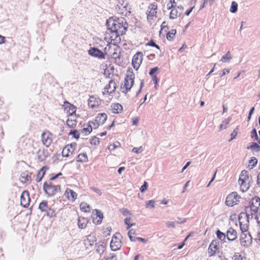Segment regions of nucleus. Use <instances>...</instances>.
<instances>
[{"label": "nucleus", "mask_w": 260, "mask_h": 260, "mask_svg": "<svg viewBox=\"0 0 260 260\" xmlns=\"http://www.w3.org/2000/svg\"><path fill=\"white\" fill-rule=\"evenodd\" d=\"M77 162H80L82 163L86 162L88 161V157L86 152L78 154L76 158Z\"/></svg>", "instance_id": "2f4dec72"}, {"label": "nucleus", "mask_w": 260, "mask_h": 260, "mask_svg": "<svg viewBox=\"0 0 260 260\" xmlns=\"http://www.w3.org/2000/svg\"><path fill=\"white\" fill-rule=\"evenodd\" d=\"M248 162L251 166L250 169H252L256 166L257 162V159L255 157H251Z\"/></svg>", "instance_id": "8fccbe9b"}, {"label": "nucleus", "mask_w": 260, "mask_h": 260, "mask_svg": "<svg viewBox=\"0 0 260 260\" xmlns=\"http://www.w3.org/2000/svg\"><path fill=\"white\" fill-rule=\"evenodd\" d=\"M233 260H242V258L239 253H236L233 257Z\"/></svg>", "instance_id": "774afa93"}, {"label": "nucleus", "mask_w": 260, "mask_h": 260, "mask_svg": "<svg viewBox=\"0 0 260 260\" xmlns=\"http://www.w3.org/2000/svg\"><path fill=\"white\" fill-rule=\"evenodd\" d=\"M131 220V217H126L124 220V222L125 224H126L127 225V227H126L127 230L129 229L131 227H132V226H133L135 224V223H130Z\"/></svg>", "instance_id": "603ef678"}, {"label": "nucleus", "mask_w": 260, "mask_h": 260, "mask_svg": "<svg viewBox=\"0 0 260 260\" xmlns=\"http://www.w3.org/2000/svg\"><path fill=\"white\" fill-rule=\"evenodd\" d=\"M110 110L113 113L119 114L123 111V107L118 103H112L110 106Z\"/></svg>", "instance_id": "4be33fe9"}, {"label": "nucleus", "mask_w": 260, "mask_h": 260, "mask_svg": "<svg viewBox=\"0 0 260 260\" xmlns=\"http://www.w3.org/2000/svg\"><path fill=\"white\" fill-rule=\"evenodd\" d=\"M238 4L236 2H232L230 8V11L232 13H235L237 11Z\"/></svg>", "instance_id": "3c124183"}, {"label": "nucleus", "mask_w": 260, "mask_h": 260, "mask_svg": "<svg viewBox=\"0 0 260 260\" xmlns=\"http://www.w3.org/2000/svg\"><path fill=\"white\" fill-rule=\"evenodd\" d=\"M80 209L82 211L84 212H89L90 210V207L89 205H87L85 203H82L80 204Z\"/></svg>", "instance_id": "c03bdc74"}, {"label": "nucleus", "mask_w": 260, "mask_h": 260, "mask_svg": "<svg viewBox=\"0 0 260 260\" xmlns=\"http://www.w3.org/2000/svg\"><path fill=\"white\" fill-rule=\"evenodd\" d=\"M77 124V121L76 119L68 118L67 120V124L70 128H75Z\"/></svg>", "instance_id": "a19ab883"}, {"label": "nucleus", "mask_w": 260, "mask_h": 260, "mask_svg": "<svg viewBox=\"0 0 260 260\" xmlns=\"http://www.w3.org/2000/svg\"><path fill=\"white\" fill-rule=\"evenodd\" d=\"M49 206L48 204V202L46 200L42 201L39 204L38 209L42 212H45L48 210Z\"/></svg>", "instance_id": "473e14b6"}, {"label": "nucleus", "mask_w": 260, "mask_h": 260, "mask_svg": "<svg viewBox=\"0 0 260 260\" xmlns=\"http://www.w3.org/2000/svg\"><path fill=\"white\" fill-rule=\"evenodd\" d=\"M20 180L23 183H26L28 182H30L31 180V173L27 171L22 172L20 174Z\"/></svg>", "instance_id": "b1692460"}, {"label": "nucleus", "mask_w": 260, "mask_h": 260, "mask_svg": "<svg viewBox=\"0 0 260 260\" xmlns=\"http://www.w3.org/2000/svg\"><path fill=\"white\" fill-rule=\"evenodd\" d=\"M104 70V74L106 77H109L112 74L114 71V67L110 62H105L102 64Z\"/></svg>", "instance_id": "aec40b11"}, {"label": "nucleus", "mask_w": 260, "mask_h": 260, "mask_svg": "<svg viewBox=\"0 0 260 260\" xmlns=\"http://www.w3.org/2000/svg\"><path fill=\"white\" fill-rule=\"evenodd\" d=\"M45 215L49 218L55 217L56 216V214L55 210L51 207H49L48 210H47V211L45 212Z\"/></svg>", "instance_id": "58836bf2"}, {"label": "nucleus", "mask_w": 260, "mask_h": 260, "mask_svg": "<svg viewBox=\"0 0 260 260\" xmlns=\"http://www.w3.org/2000/svg\"><path fill=\"white\" fill-rule=\"evenodd\" d=\"M146 46H152L156 48L158 50H159V52H161L160 48V47L157 45L154 41L153 40L151 39L149 42H148L146 45Z\"/></svg>", "instance_id": "a18cd8bd"}, {"label": "nucleus", "mask_w": 260, "mask_h": 260, "mask_svg": "<svg viewBox=\"0 0 260 260\" xmlns=\"http://www.w3.org/2000/svg\"><path fill=\"white\" fill-rule=\"evenodd\" d=\"M73 152V150H71L69 146H66L63 148L61 154L63 157H68L72 155Z\"/></svg>", "instance_id": "7c9ffc66"}, {"label": "nucleus", "mask_w": 260, "mask_h": 260, "mask_svg": "<svg viewBox=\"0 0 260 260\" xmlns=\"http://www.w3.org/2000/svg\"><path fill=\"white\" fill-rule=\"evenodd\" d=\"M120 211L122 213L123 215L127 216L131 215V212L126 208H122L120 209Z\"/></svg>", "instance_id": "bf43d9fd"}, {"label": "nucleus", "mask_w": 260, "mask_h": 260, "mask_svg": "<svg viewBox=\"0 0 260 260\" xmlns=\"http://www.w3.org/2000/svg\"><path fill=\"white\" fill-rule=\"evenodd\" d=\"M232 58V56L230 52L228 51L226 54L223 56L220 59V61L222 62H229Z\"/></svg>", "instance_id": "ea45409f"}, {"label": "nucleus", "mask_w": 260, "mask_h": 260, "mask_svg": "<svg viewBox=\"0 0 260 260\" xmlns=\"http://www.w3.org/2000/svg\"><path fill=\"white\" fill-rule=\"evenodd\" d=\"M155 206V201L153 200H149L146 202V207L154 208Z\"/></svg>", "instance_id": "338daca9"}, {"label": "nucleus", "mask_w": 260, "mask_h": 260, "mask_svg": "<svg viewBox=\"0 0 260 260\" xmlns=\"http://www.w3.org/2000/svg\"><path fill=\"white\" fill-rule=\"evenodd\" d=\"M144 149L142 146H140L139 147H134L132 149V152L137 154H139L143 151Z\"/></svg>", "instance_id": "4d7b16f0"}, {"label": "nucleus", "mask_w": 260, "mask_h": 260, "mask_svg": "<svg viewBox=\"0 0 260 260\" xmlns=\"http://www.w3.org/2000/svg\"><path fill=\"white\" fill-rule=\"evenodd\" d=\"M121 247V242L119 238L115 235H113L110 242L111 250L115 251L119 250Z\"/></svg>", "instance_id": "f3484780"}, {"label": "nucleus", "mask_w": 260, "mask_h": 260, "mask_svg": "<svg viewBox=\"0 0 260 260\" xmlns=\"http://www.w3.org/2000/svg\"><path fill=\"white\" fill-rule=\"evenodd\" d=\"M96 251L101 255L106 248L107 243L104 241H100L98 244H96Z\"/></svg>", "instance_id": "5701e85b"}, {"label": "nucleus", "mask_w": 260, "mask_h": 260, "mask_svg": "<svg viewBox=\"0 0 260 260\" xmlns=\"http://www.w3.org/2000/svg\"><path fill=\"white\" fill-rule=\"evenodd\" d=\"M247 149L258 152L260 151V146L255 142H252L250 146L247 147Z\"/></svg>", "instance_id": "c9c22d12"}, {"label": "nucleus", "mask_w": 260, "mask_h": 260, "mask_svg": "<svg viewBox=\"0 0 260 260\" xmlns=\"http://www.w3.org/2000/svg\"><path fill=\"white\" fill-rule=\"evenodd\" d=\"M88 220L85 217H79L78 219V226L79 229H84L86 228Z\"/></svg>", "instance_id": "bb28decb"}, {"label": "nucleus", "mask_w": 260, "mask_h": 260, "mask_svg": "<svg viewBox=\"0 0 260 260\" xmlns=\"http://www.w3.org/2000/svg\"><path fill=\"white\" fill-rule=\"evenodd\" d=\"M120 145V143L118 141H116L113 144L110 145L108 149L110 151L114 150L116 148L118 147Z\"/></svg>", "instance_id": "6e6d98bb"}, {"label": "nucleus", "mask_w": 260, "mask_h": 260, "mask_svg": "<svg viewBox=\"0 0 260 260\" xmlns=\"http://www.w3.org/2000/svg\"><path fill=\"white\" fill-rule=\"evenodd\" d=\"M95 214L92 215V222L95 224L98 225L101 223L104 218L103 212L99 210L95 209Z\"/></svg>", "instance_id": "6ab92c4d"}, {"label": "nucleus", "mask_w": 260, "mask_h": 260, "mask_svg": "<svg viewBox=\"0 0 260 260\" xmlns=\"http://www.w3.org/2000/svg\"><path fill=\"white\" fill-rule=\"evenodd\" d=\"M48 169V168L47 166H44L39 171L36 178V181L37 182H39L42 180L43 177L46 173V171Z\"/></svg>", "instance_id": "a878e982"}, {"label": "nucleus", "mask_w": 260, "mask_h": 260, "mask_svg": "<svg viewBox=\"0 0 260 260\" xmlns=\"http://www.w3.org/2000/svg\"><path fill=\"white\" fill-rule=\"evenodd\" d=\"M109 23L111 24L110 29L119 33L121 35L125 34L128 27V24L123 17L116 19H110Z\"/></svg>", "instance_id": "f257e3e1"}, {"label": "nucleus", "mask_w": 260, "mask_h": 260, "mask_svg": "<svg viewBox=\"0 0 260 260\" xmlns=\"http://www.w3.org/2000/svg\"><path fill=\"white\" fill-rule=\"evenodd\" d=\"M236 197H238V193L234 191L229 194L226 198L225 204L229 207H233L239 202V201L236 200Z\"/></svg>", "instance_id": "ddd939ff"}, {"label": "nucleus", "mask_w": 260, "mask_h": 260, "mask_svg": "<svg viewBox=\"0 0 260 260\" xmlns=\"http://www.w3.org/2000/svg\"><path fill=\"white\" fill-rule=\"evenodd\" d=\"M177 6L175 0H169L167 4V7L168 10H171Z\"/></svg>", "instance_id": "49530a36"}, {"label": "nucleus", "mask_w": 260, "mask_h": 260, "mask_svg": "<svg viewBox=\"0 0 260 260\" xmlns=\"http://www.w3.org/2000/svg\"><path fill=\"white\" fill-rule=\"evenodd\" d=\"M219 245V241L218 240L215 239L212 241L208 247L209 256H212L216 253H220Z\"/></svg>", "instance_id": "1a4fd4ad"}, {"label": "nucleus", "mask_w": 260, "mask_h": 260, "mask_svg": "<svg viewBox=\"0 0 260 260\" xmlns=\"http://www.w3.org/2000/svg\"><path fill=\"white\" fill-rule=\"evenodd\" d=\"M248 209V207H245L244 212H242L239 215V217H238L239 220H241L243 214L245 215V216L246 217V222L247 223H249V218H250V216L251 215V214H249L247 213Z\"/></svg>", "instance_id": "4c0bfd02"}, {"label": "nucleus", "mask_w": 260, "mask_h": 260, "mask_svg": "<svg viewBox=\"0 0 260 260\" xmlns=\"http://www.w3.org/2000/svg\"><path fill=\"white\" fill-rule=\"evenodd\" d=\"M62 175V174L61 172H59L55 175L53 174L52 176L49 178V181L51 182V181H53V180L56 179V178H57L58 177H59V176H61Z\"/></svg>", "instance_id": "69168bd1"}, {"label": "nucleus", "mask_w": 260, "mask_h": 260, "mask_svg": "<svg viewBox=\"0 0 260 260\" xmlns=\"http://www.w3.org/2000/svg\"><path fill=\"white\" fill-rule=\"evenodd\" d=\"M69 193H70V197L71 198V200L72 202H74L75 201V200L77 198V194L76 192H75L72 189H69V188H67L66 192H65V194L66 193H67V197H68V198L70 200V197L69 196Z\"/></svg>", "instance_id": "72a5a7b5"}, {"label": "nucleus", "mask_w": 260, "mask_h": 260, "mask_svg": "<svg viewBox=\"0 0 260 260\" xmlns=\"http://www.w3.org/2000/svg\"><path fill=\"white\" fill-rule=\"evenodd\" d=\"M239 223L241 233H247L248 230L249 223L242 224L240 220H239Z\"/></svg>", "instance_id": "79ce46f5"}, {"label": "nucleus", "mask_w": 260, "mask_h": 260, "mask_svg": "<svg viewBox=\"0 0 260 260\" xmlns=\"http://www.w3.org/2000/svg\"><path fill=\"white\" fill-rule=\"evenodd\" d=\"M60 185H54L52 182H45L43 184V189L45 193L49 197L55 196L58 191H60Z\"/></svg>", "instance_id": "20e7f679"}, {"label": "nucleus", "mask_w": 260, "mask_h": 260, "mask_svg": "<svg viewBox=\"0 0 260 260\" xmlns=\"http://www.w3.org/2000/svg\"><path fill=\"white\" fill-rule=\"evenodd\" d=\"M88 54L94 57L98 58L99 59H105V52H103L99 49L94 47L90 48L88 51Z\"/></svg>", "instance_id": "a211bd4d"}, {"label": "nucleus", "mask_w": 260, "mask_h": 260, "mask_svg": "<svg viewBox=\"0 0 260 260\" xmlns=\"http://www.w3.org/2000/svg\"><path fill=\"white\" fill-rule=\"evenodd\" d=\"M195 8V5H191L190 6V7L188 9V10H186L184 13V14L187 16H188L191 12L192 11V10Z\"/></svg>", "instance_id": "0e129e2a"}, {"label": "nucleus", "mask_w": 260, "mask_h": 260, "mask_svg": "<svg viewBox=\"0 0 260 260\" xmlns=\"http://www.w3.org/2000/svg\"><path fill=\"white\" fill-rule=\"evenodd\" d=\"M240 177H242L244 180H248L249 179L248 172L247 170H243L241 173Z\"/></svg>", "instance_id": "864d4df0"}, {"label": "nucleus", "mask_w": 260, "mask_h": 260, "mask_svg": "<svg viewBox=\"0 0 260 260\" xmlns=\"http://www.w3.org/2000/svg\"><path fill=\"white\" fill-rule=\"evenodd\" d=\"M158 5L156 2L149 4L147 10V20L150 25H155L158 19L157 17Z\"/></svg>", "instance_id": "7ed1b4c3"}, {"label": "nucleus", "mask_w": 260, "mask_h": 260, "mask_svg": "<svg viewBox=\"0 0 260 260\" xmlns=\"http://www.w3.org/2000/svg\"><path fill=\"white\" fill-rule=\"evenodd\" d=\"M62 108L64 113L67 114L68 117L76 116L77 108L74 105L68 101H65L62 105Z\"/></svg>", "instance_id": "6e6552de"}, {"label": "nucleus", "mask_w": 260, "mask_h": 260, "mask_svg": "<svg viewBox=\"0 0 260 260\" xmlns=\"http://www.w3.org/2000/svg\"><path fill=\"white\" fill-rule=\"evenodd\" d=\"M52 136L50 131H43L41 135L42 143L46 147H49L52 142Z\"/></svg>", "instance_id": "9b49d317"}, {"label": "nucleus", "mask_w": 260, "mask_h": 260, "mask_svg": "<svg viewBox=\"0 0 260 260\" xmlns=\"http://www.w3.org/2000/svg\"><path fill=\"white\" fill-rule=\"evenodd\" d=\"M226 239L229 241H234L237 238V231L232 227L230 228L226 233Z\"/></svg>", "instance_id": "412c9836"}, {"label": "nucleus", "mask_w": 260, "mask_h": 260, "mask_svg": "<svg viewBox=\"0 0 260 260\" xmlns=\"http://www.w3.org/2000/svg\"><path fill=\"white\" fill-rule=\"evenodd\" d=\"M252 200L254 202V204L260 206V198L257 196H255L252 198Z\"/></svg>", "instance_id": "052dcab7"}, {"label": "nucleus", "mask_w": 260, "mask_h": 260, "mask_svg": "<svg viewBox=\"0 0 260 260\" xmlns=\"http://www.w3.org/2000/svg\"><path fill=\"white\" fill-rule=\"evenodd\" d=\"M184 10L183 7L182 5L178 6L171 9L169 14V18L171 19H175L180 17Z\"/></svg>", "instance_id": "f8f14e48"}, {"label": "nucleus", "mask_w": 260, "mask_h": 260, "mask_svg": "<svg viewBox=\"0 0 260 260\" xmlns=\"http://www.w3.org/2000/svg\"><path fill=\"white\" fill-rule=\"evenodd\" d=\"M69 135H72L73 138L78 140L80 137L79 131H70Z\"/></svg>", "instance_id": "5fc2aeb1"}, {"label": "nucleus", "mask_w": 260, "mask_h": 260, "mask_svg": "<svg viewBox=\"0 0 260 260\" xmlns=\"http://www.w3.org/2000/svg\"><path fill=\"white\" fill-rule=\"evenodd\" d=\"M116 83L113 80H110L108 84L104 87L103 94H110L113 93L116 89Z\"/></svg>", "instance_id": "4468645a"}, {"label": "nucleus", "mask_w": 260, "mask_h": 260, "mask_svg": "<svg viewBox=\"0 0 260 260\" xmlns=\"http://www.w3.org/2000/svg\"><path fill=\"white\" fill-rule=\"evenodd\" d=\"M90 189L93 192L97 193L99 196H101L102 194V191L97 187L92 186V187H90Z\"/></svg>", "instance_id": "e2e57ef3"}, {"label": "nucleus", "mask_w": 260, "mask_h": 260, "mask_svg": "<svg viewBox=\"0 0 260 260\" xmlns=\"http://www.w3.org/2000/svg\"><path fill=\"white\" fill-rule=\"evenodd\" d=\"M143 53L141 51H137L133 56L132 64L134 69L137 71L140 67L143 60Z\"/></svg>", "instance_id": "0eeeda50"}, {"label": "nucleus", "mask_w": 260, "mask_h": 260, "mask_svg": "<svg viewBox=\"0 0 260 260\" xmlns=\"http://www.w3.org/2000/svg\"><path fill=\"white\" fill-rule=\"evenodd\" d=\"M120 35L119 33L110 29L105 34V39L108 44L118 45L121 42Z\"/></svg>", "instance_id": "39448f33"}, {"label": "nucleus", "mask_w": 260, "mask_h": 260, "mask_svg": "<svg viewBox=\"0 0 260 260\" xmlns=\"http://www.w3.org/2000/svg\"><path fill=\"white\" fill-rule=\"evenodd\" d=\"M107 116L105 113L99 114L95 117V120L98 122V124L100 125L103 124L106 120Z\"/></svg>", "instance_id": "c756f323"}, {"label": "nucleus", "mask_w": 260, "mask_h": 260, "mask_svg": "<svg viewBox=\"0 0 260 260\" xmlns=\"http://www.w3.org/2000/svg\"><path fill=\"white\" fill-rule=\"evenodd\" d=\"M87 241L89 242L90 246H92L94 243L96 241V238L95 237L92 236L91 235H88L87 237Z\"/></svg>", "instance_id": "de8ad7c7"}, {"label": "nucleus", "mask_w": 260, "mask_h": 260, "mask_svg": "<svg viewBox=\"0 0 260 260\" xmlns=\"http://www.w3.org/2000/svg\"><path fill=\"white\" fill-rule=\"evenodd\" d=\"M251 137L254 139V140L257 141V143L260 144V136H258L257 131H251Z\"/></svg>", "instance_id": "09e8293b"}, {"label": "nucleus", "mask_w": 260, "mask_h": 260, "mask_svg": "<svg viewBox=\"0 0 260 260\" xmlns=\"http://www.w3.org/2000/svg\"><path fill=\"white\" fill-rule=\"evenodd\" d=\"M148 184L146 181H144L143 184L140 187V190L141 192H145L148 188Z\"/></svg>", "instance_id": "13d9d810"}, {"label": "nucleus", "mask_w": 260, "mask_h": 260, "mask_svg": "<svg viewBox=\"0 0 260 260\" xmlns=\"http://www.w3.org/2000/svg\"><path fill=\"white\" fill-rule=\"evenodd\" d=\"M37 154L38 156V159L41 162L46 159L47 157V150L45 149H40L38 151Z\"/></svg>", "instance_id": "393cba45"}, {"label": "nucleus", "mask_w": 260, "mask_h": 260, "mask_svg": "<svg viewBox=\"0 0 260 260\" xmlns=\"http://www.w3.org/2000/svg\"><path fill=\"white\" fill-rule=\"evenodd\" d=\"M240 185V190L243 192L246 191L250 187V185L249 184V183L248 184H245L243 185Z\"/></svg>", "instance_id": "680f3d73"}, {"label": "nucleus", "mask_w": 260, "mask_h": 260, "mask_svg": "<svg viewBox=\"0 0 260 260\" xmlns=\"http://www.w3.org/2000/svg\"><path fill=\"white\" fill-rule=\"evenodd\" d=\"M30 202L29 192L27 190H24L20 196L21 205L24 208H27L29 205Z\"/></svg>", "instance_id": "2eb2a0df"}, {"label": "nucleus", "mask_w": 260, "mask_h": 260, "mask_svg": "<svg viewBox=\"0 0 260 260\" xmlns=\"http://www.w3.org/2000/svg\"><path fill=\"white\" fill-rule=\"evenodd\" d=\"M100 125L98 124V122L96 120H93L90 121L88 123V127L87 128H84L83 130H93L97 129Z\"/></svg>", "instance_id": "c85d7f7f"}, {"label": "nucleus", "mask_w": 260, "mask_h": 260, "mask_svg": "<svg viewBox=\"0 0 260 260\" xmlns=\"http://www.w3.org/2000/svg\"><path fill=\"white\" fill-rule=\"evenodd\" d=\"M240 241L241 245L244 247H248L252 243V236L249 232L241 233Z\"/></svg>", "instance_id": "9d476101"}, {"label": "nucleus", "mask_w": 260, "mask_h": 260, "mask_svg": "<svg viewBox=\"0 0 260 260\" xmlns=\"http://www.w3.org/2000/svg\"><path fill=\"white\" fill-rule=\"evenodd\" d=\"M119 50L120 47L118 45L108 44L104 49L105 55L107 54L115 59L119 58Z\"/></svg>", "instance_id": "423d86ee"}, {"label": "nucleus", "mask_w": 260, "mask_h": 260, "mask_svg": "<svg viewBox=\"0 0 260 260\" xmlns=\"http://www.w3.org/2000/svg\"><path fill=\"white\" fill-rule=\"evenodd\" d=\"M101 104L100 99L94 96H90L88 100V105L92 109L99 108Z\"/></svg>", "instance_id": "dca6fc26"}, {"label": "nucleus", "mask_w": 260, "mask_h": 260, "mask_svg": "<svg viewBox=\"0 0 260 260\" xmlns=\"http://www.w3.org/2000/svg\"><path fill=\"white\" fill-rule=\"evenodd\" d=\"M89 143L91 145L97 146L100 144V139L96 136H92L89 139Z\"/></svg>", "instance_id": "37998d69"}, {"label": "nucleus", "mask_w": 260, "mask_h": 260, "mask_svg": "<svg viewBox=\"0 0 260 260\" xmlns=\"http://www.w3.org/2000/svg\"><path fill=\"white\" fill-rule=\"evenodd\" d=\"M247 207H248V208H250V211H251V218H253V214L258 212V206L254 205V202L251 199L249 203V206Z\"/></svg>", "instance_id": "cd10ccee"}, {"label": "nucleus", "mask_w": 260, "mask_h": 260, "mask_svg": "<svg viewBox=\"0 0 260 260\" xmlns=\"http://www.w3.org/2000/svg\"><path fill=\"white\" fill-rule=\"evenodd\" d=\"M215 234L218 240H220L222 242H225V239H226V234L222 232L219 229L216 230Z\"/></svg>", "instance_id": "f704fd0d"}, {"label": "nucleus", "mask_w": 260, "mask_h": 260, "mask_svg": "<svg viewBox=\"0 0 260 260\" xmlns=\"http://www.w3.org/2000/svg\"><path fill=\"white\" fill-rule=\"evenodd\" d=\"M176 34V30L172 29L168 31L167 34L166 38L169 41H172L174 40Z\"/></svg>", "instance_id": "e433bc0d"}, {"label": "nucleus", "mask_w": 260, "mask_h": 260, "mask_svg": "<svg viewBox=\"0 0 260 260\" xmlns=\"http://www.w3.org/2000/svg\"><path fill=\"white\" fill-rule=\"evenodd\" d=\"M135 76L133 69L128 67L124 77L123 83L121 86V91L124 93H127L130 91L135 82Z\"/></svg>", "instance_id": "f03ea898"}]
</instances>
